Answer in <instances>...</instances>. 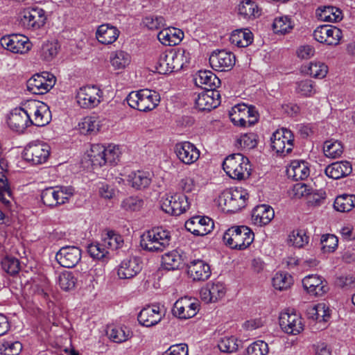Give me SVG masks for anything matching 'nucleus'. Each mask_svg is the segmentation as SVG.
<instances>
[{
  "instance_id": "1",
  "label": "nucleus",
  "mask_w": 355,
  "mask_h": 355,
  "mask_svg": "<svg viewBox=\"0 0 355 355\" xmlns=\"http://www.w3.org/2000/svg\"><path fill=\"white\" fill-rule=\"evenodd\" d=\"M190 59L189 52L183 49L164 51L159 55L155 69L161 74L178 71L189 63Z\"/></svg>"
},
{
  "instance_id": "2",
  "label": "nucleus",
  "mask_w": 355,
  "mask_h": 355,
  "mask_svg": "<svg viewBox=\"0 0 355 355\" xmlns=\"http://www.w3.org/2000/svg\"><path fill=\"white\" fill-rule=\"evenodd\" d=\"M171 240V236L169 231L162 227H156L143 234L140 245L144 250L159 252L168 247Z\"/></svg>"
},
{
  "instance_id": "3",
  "label": "nucleus",
  "mask_w": 355,
  "mask_h": 355,
  "mask_svg": "<svg viewBox=\"0 0 355 355\" xmlns=\"http://www.w3.org/2000/svg\"><path fill=\"white\" fill-rule=\"evenodd\" d=\"M223 168L230 178L237 180L248 178L252 171L248 158L241 153L227 156L223 162Z\"/></svg>"
},
{
  "instance_id": "4",
  "label": "nucleus",
  "mask_w": 355,
  "mask_h": 355,
  "mask_svg": "<svg viewBox=\"0 0 355 355\" xmlns=\"http://www.w3.org/2000/svg\"><path fill=\"white\" fill-rule=\"evenodd\" d=\"M254 233L247 226H233L223 235V241L231 249L244 250L254 241Z\"/></svg>"
},
{
  "instance_id": "5",
  "label": "nucleus",
  "mask_w": 355,
  "mask_h": 355,
  "mask_svg": "<svg viewBox=\"0 0 355 355\" xmlns=\"http://www.w3.org/2000/svg\"><path fill=\"white\" fill-rule=\"evenodd\" d=\"M127 103L133 109L148 112L155 109L159 102L158 94L153 90L144 89L131 92L126 97Z\"/></svg>"
},
{
  "instance_id": "6",
  "label": "nucleus",
  "mask_w": 355,
  "mask_h": 355,
  "mask_svg": "<svg viewBox=\"0 0 355 355\" xmlns=\"http://www.w3.org/2000/svg\"><path fill=\"white\" fill-rule=\"evenodd\" d=\"M161 209L173 216H180L186 212L190 207L189 198L183 193H166L160 201Z\"/></svg>"
},
{
  "instance_id": "7",
  "label": "nucleus",
  "mask_w": 355,
  "mask_h": 355,
  "mask_svg": "<svg viewBox=\"0 0 355 355\" xmlns=\"http://www.w3.org/2000/svg\"><path fill=\"white\" fill-rule=\"evenodd\" d=\"M270 141L272 149L281 156L290 153L294 147V135L290 130L284 128L277 130Z\"/></svg>"
},
{
  "instance_id": "8",
  "label": "nucleus",
  "mask_w": 355,
  "mask_h": 355,
  "mask_svg": "<svg viewBox=\"0 0 355 355\" xmlns=\"http://www.w3.org/2000/svg\"><path fill=\"white\" fill-rule=\"evenodd\" d=\"M20 24L26 29L35 31L43 26L46 21L45 12L37 7L26 8L19 14Z\"/></svg>"
},
{
  "instance_id": "9",
  "label": "nucleus",
  "mask_w": 355,
  "mask_h": 355,
  "mask_svg": "<svg viewBox=\"0 0 355 355\" xmlns=\"http://www.w3.org/2000/svg\"><path fill=\"white\" fill-rule=\"evenodd\" d=\"M103 92L95 85L80 87L76 94L78 104L85 109H92L99 105L102 100Z\"/></svg>"
},
{
  "instance_id": "10",
  "label": "nucleus",
  "mask_w": 355,
  "mask_h": 355,
  "mask_svg": "<svg viewBox=\"0 0 355 355\" xmlns=\"http://www.w3.org/2000/svg\"><path fill=\"white\" fill-rule=\"evenodd\" d=\"M51 148L42 141L30 143L24 150V157L35 165L44 164L49 159Z\"/></svg>"
},
{
  "instance_id": "11",
  "label": "nucleus",
  "mask_w": 355,
  "mask_h": 355,
  "mask_svg": "<svg viewBox=\"0 0 355 355\" xmlns=\"http://www.w3.org/2000/svg\"><path fill=\"white\" fill-rule=\"evenodd\" d=\"M313 36L320 43L337 46L343 37V33L340 28L334 26L322 25L314 30Z\"/></svg>"
},
{
  "instance_id": "12",
  "label": "nucleus",
  "mask_w": 355,
  "mask_h": 355,
  "mask_svg": "<svg viewBox=\"0 0 355 355\" xmlns=\"http://www.w3.org/2000/svg\"><path fill=\"white\" fill-rule=\"evenodd\" d=\"M55 77L48 72L36 74L27 81V89L35 94H44L48 92L55 85Z\"/></svg>"
},
{
  "instance_id": "13",
  "label": "nucleus",
  "mask_w": 355,
  "mask_h": 355,
  "mask_svg": "<svg viewBox=\"0 0 355 355\" xmlns=\"http://www.w3.org/2000/svg\"><path fill=\"white\" fill-rule=\"evenodd\" d=\"M0 43L3 49L13 53L25 54L32 47L29 39L21 35L13 34L3 36L1 38Z\"/></svg>"
},
{
  "instance_id": "14",
  "label": "nucleus",
  "mask_w": 355,
  "mask_h": 355,
  "mask_svg": "<svg viewBox=\"0 0 355 355\" xmlns=\"http://www.w3.org/2000/svg\"><path fill=\"white\" fill-rule=\"evenodd\" d=\"M174 152L178 159L186 165L194 164L200 155V150L193 143L187 141L177 143Z\"/></svg>"
},
{
  "instance_id": "15",
  "label": "nucleus",
  "mask_w": 355,
  "mask_h": 355,
  "mask_svg": "<svg viewBox=\"0 0 355 355\" xmlns=\"http://www.w3.org/2000/svg\"><path fill=\"white\" fill-rule=\"evenodd\" d=\"M279 325L286 334L297 335L304 329L302 319L294 311L283 312L279 316Z\"/></svg>"
},
{
  "instance_id": "16",
  "label": "nucleus",
  "mask_w": 355,
  "mask_h": 355,
  "mask_svg": "<svg viewBox=\"0 0 355 355\" xmlns=\"http://www.w3.org/2000/svg\"><path fill=\"white\" fill-rule=\"evenodd\" d=\"M185 228L195 236H205L210 233L214 227L213 220L207 216H196L185 223Z\"/></svg>"
},
{
  "instance_id": "17",
  "label": "nucleus",
  "mask_w": 355,
  "mask_h": 355,
  "mask_svg": "<svg viewBox=\"0 0 355 355\" xmlns=\"http://www.w3.org/2000/svg\"><path fill=\"white\" fill-rule=\"evenodd\" d=\"M81 259V250L73 245H66L61 248L55 254L58 263L64 268L76 266Z\"/></svg>"
},
{
  "instance_id": "18",
  "label": "nucleus",
  "mask_w": 355,
  "mask_h": 355,
  "mask_svg": "<svg viewBox=\"0 0 355 355\" xmlns=\"http://www.w3.org/2000/svg\"><path fill=\"white\" fill-rule=\"evenodd\" d=\"M220 103V96L216 89H207L195 98L196 108L199 111H210Z\"/></svg>"
},
{
  "instance_id": "19",
  "label": "nucleus",
  "mask_w": 355,
  "mask_h": 355,
  "mask_svg": "<svg viewBox=\"0 0 355 355\" xmlns=\"http://www.w3.org/2000/svg\"><path fill=\"white\" fill-rule=\"evenodd\" d=\"M199 310V304L189 297H182L175 302L173 313L180 319H188L195 316Z\"/></svg>"
},
{
  "instance_id": "20",
  "label": "nucleus",
  "mask_w": 355,
  "mask_h": 355,
  "mask_svg": "<svg viewBox=\"0 0 355 355\" xmlns=\"http://www.w3.org/2000/svg\"><path fill=\"white\" fill-rule=\"evenodd\" d=\"M304 290L311 295L320 297L329 291L327 281L318 275H309L302 279Z\"/></svg>"
},
{
  "instance_id": "21",
  "label": "nucleus",
  "mask_w": 355,
  "mask_h": 355,
  "mask_svg": "<svg viewBox=\"0 0 355 355\" xmlns=\"http://www.w3.org/2000/svg\"><path fill=\"white\" fill-rule=\"evenodd\" d=\"M31 120L28 117L24 105L12 110L8 119V124L13 131L22 133L31 125Z\"/></svg>"
},
{
  "instance_id": "22",
  "label": "nucleus",
  "mask_w": 355,
  "mask_h": 355,
  "mask_svg": "<svg viewBox=\"0 0 355 355\" xmlns=\"http://www.w3.org/2000/svg\"><path fill=\"white\" fill-rule=\"evenodd\" d=\"M211 67L217 71L230 70L235 64L234 55L225 50L214 51L209 57Z\"/></svg>"
},
{
  "instance_id": "23",
  "label": "nucleus",
  "mask_w": 355,
  "mask_h": 355,
  "mask_svg": "<svg viewBox=\"0 0 355 355\" xmlns=\"http://www.w3.org/2000/svg\"><path fill=\"white\" fill-rule=\"evenodd\" d=\"M164 316L159 305L153 304L141 310L137 316L139 324L144 327H151L157 324Z\"/></svg>"
},
{
  "instance_id": "24",
  "label": "nucleus",
  "mask_w": 355,
  "mask_h": 355,
  "mask_svg": "<svg viewBox=\"0 0 355 355\" xmlns=\"http://www.w3.org/2000/svg\"><path fill=\"white\" fill-rule=\"evenodd\" d=\"M142 269L141 259L136 257L123 259L118 268V276L120 279H131L136 276Z\"/></svg>"
},
{
  "instance_id": "25",
  "label": "nucleus",
  "mask_w": 355,
  "mask_h": 355,
  "mask_svg": "<svg viewBox=\"0 0 355 355\" xmlns=\"http://www.w3.org/2000/svg\"><path fill=\"white\" fill-rule=\"evenodd\" d=\"M225 285L220 282L207 284L200 291V298L206 303L216 302L225 295Z\"/></svg>"
},
{
  "instance_id": "26",
  "label": "nucleus",
  "mask_w": 355,
  "mask_h": 355,
  "mask_svg": "<svg viewBox=\"0 0 355 355\" xmlns=\"http://www.w3.org/2000/svg\"><path fill=\"white\" fill-rule=\"evenodd\" d=\"M187 273L194 281H205L209 278L211 272L209 265L205 261L195 259L187 265Z\"/></svg>"
},
{
  "instance_id": "27",
  "label": "nucleus",
  "mask_w": 355,
  "mask_h": 355,
  "mask_svg": "<svg viewBox=\"0 0 355 355\" xmlns=\"http://www.w3.org/2000/svg\"><path fill=\"white\" fill-rule=\"evenodd\" d=\"M154 175L150 171L138 170L130 172L126 177V180L132 188L140 190L150 186Z\"/></svg>"
},
{
  "instance_id": "28",
  "label": "nucleus",
  "mask_w": 355,
  "mask_h": 355,
  "mask_svg": "<svg viewBox=\"0 0 355 355\" xmlns=\"http://www.w3.org/2000/svg\"><path fill=\"white\" fill-rule=\"evenodd\" d=\"M197 87L207 89H216L220 85V80L211 71H198L193 76Z\"/></svg>"
},
{
  "instance_id": "29",
  "label": "nucleus",
  "mask_w": 355,
  "mask_h": 355,
  "mask_svg": "<svg viewBox=\"0 0 355 355\" xmlns=\"http://www.w3.org/2000/svg\"><path fill=\"white\" fill-rule=\"evenodd\" d=\"M275 216L273 209L267 205H259L255 207L252 211V221L258 226L266 225Z\"/></svg>"
},
{
  "instance_id": "30",
  "label": "nucleus",
  "mask_w": 355,
  "mask_h": 355,
  "mask_svg": "<svg viewBox=\"0 0 355 355\" xmlns=\"http://www.w3.org/2000/svg\"><path fill=\"white\" fill-rule=\"evenodd\" d=\"M120 31L110 24L100 25L96 31V40L103 44H113L119 37Z\"/></svg>"
},
{
  "instance_id": "31",
  "label": "nucleus",
  "mask_w": 355,
  "mask_h": 355,
  "mask_svg": "<svg viewBox=\"0 0 355 355\" xmlns=\"http://www.w3.org/2000/svg\"><path fill=\"white\" fill-rule=\"evenodd\" d=\"M184 37V33L178 28H166L161 30L157 34L159 41L166 46L178 44Z\"/></svg>"
},
{
  "instance_id": "32",
  "label": "nucleus",
  "mask_w": 355,
  "mask_h": 355,
  "mask_svg": "<svg viewBox=\"0 0 355 355\" xmlns=\"http://www.w3.org/2000/svg\"><path fill=\"white\" fill-rule=\"evenodd\" d=\"M352 171L350 162L341 161L332 163L325 168L326 175L332 179H340L349 175Z\"/></svg>"
},
{
  "instance_id": "33",
  "label": "nucleus",
  "mask_w": 355,
  "mask_h": 355,
  "mask_svg": "<svg viewBox=\"0 0 355 355\" xmlns=\"http://www.w3.org/2000/svg\"><path fill=\"white\" fill-rule=\"evenodd\" d=\"M289 178L294 180H302L306 179L310 173L308 164L302 160H294L286 170Z\"/></svg>"
},
{
  "instance_id": "34",
  "label": "nucleus",
  "mask_w": 355,
  "mask_h": 355,
  "mask_svg": "<svg viewBox=\"0 0 355 355\" xmlns=\"http://www.w3.org/2000/svg\"><path fill=\"white\" fill-rule=\"evenodd\" d=\"M241 118V127L251 126L258 121V112L253 106H248L245 104H239Z\"/></svg>"
},
{
  "instance_id": "35",
  "label": "nucleus",
  "mask_w": 355,
  "mask_h": 355,
  "mask_svg": "<svg viewBox=\"0 0 355 355\" xmlns=\"http://www.w3.org/2000/svg\"><path fill=\"white\" fill-rule=\"evenodd\" d=\"M238 13L245 19H254L260 15V10L254 1L245 0L239 4Z\"/></svg>"
},
{
  "instance_id": "36",
  "label": "nucleus",
  "mask_w": 355,
  "mask_h": 355,
  "mask_svg": "<svg viewBox=\"0 0 355 355\" xmlns=\"http://www.w3.org/2000/svg\"><path fill=\"white\" fill-rule=\"evenodd\" d=\"M107 335L114 343H121L130 339L132 336V332L125 326H116L108 327Z\"/></svg>"
},
{
  "instance_id": "37",
  "label": "nucleus",
  "mask_w": 355,
  "mask_h": 355,
  "mask_svg": "<svg viewBox=\"0 0 355 355\" xmlns=\"http://www.w3.org/2000/svg\"><path fill=\"white\" fill-rule=\"evenodd\" d=\"M231 43L238 47H246L253 41V34L249 29L233 31L230 35Z\"/></svg>"
},
{
  "instance_id": "38",
  "label": "nucleus",
  "mask_w": 355,
  "mask_h": 355,
  "mask_svg": "<svg viewBox=\"0 0 355 355\" xmlns=\"http://www.w3.org/2000/svg\"><path fill=\"white\" fill-rule=\"evenodd\" d=\"M309 318L318 322H326L330 318L329 307L324 303H318L307 309Z\"/></svg>"
},
{
  "instance_id": "39",
  "label": "nucleus",
  "mask_w": 355,
  "mask_h": 355,
  "mask_svg": "<svg viewBox=\"0 0 355 355\" xmlns=\"http://www.w3.org/2000/svg\"><path fill=\"white\" fill-rule=\"evenodd\" d=\"M110 62L115 70L124 69L130 64L131 57L125 51H116L111 53Z\"/></svg>"
},
{
  "instance_id": "40",
  "label": "nucleus",
  "mask_w": 355,
  "mask_h": 355,
  "mask_svg": "<svg viewBox=\"0 0 355 355\" xmlns=\"http://www.w3.org/2000/svg\"><path fill=\"white\" fill-rule=\"evenodd\" d=\"M36 110L37 112L35 117H33L31 120V125L43 127L49 124L51 121V112L49 106L41 102V106H39V108Z\"/></svg>"
},
{
  "instance_id": "41",
  "label": "nucleus",
  "mask_w": 355,
  "mask_h": 355,
  "mask_svg": "<svg viewBox=\"0 0 355 355\" xmlns=\"http://www.w3.org/2000/svg\"><path fill=\"white\" fill-rule=\"evenodd\" d=\"M231 193L234 212L245 207L249 195L245 189L242 187L231 188Z\"/></svg>"
},
{
  "instance_id": "42",
  "label": "nucleus",
  "mask_w": 355,
  "mask_h": 355,
  "mask_svg": "<svg viewBox=\"0 0 355 355\" xmlns=\"http://www.w3.org/2000/svg\"><path fill=\"white\" fill-rule=\"evenodd\" d=\"M182 256L177 250H172L162 255V264L164 268L173 270L179 268L182 263Z\"/></svg>"
},
{
  "instance_id": "43",
  "label": "nucleus",
  "mask_w": 355,
  "mask_h": 355,
  "mask_svg": "<svg viewBox=\"0 0 355 355\" xmlns=\"http://www.w3.org/2000/svg\"><path fill=\"white\" fill-rule=\"evenodd\" d=\"M355 207V195L343 194L338 196L334 203V209L340 212H347Z\"/></svg>"
},
{
  "instance_id": "44",
  "label": "nucleus",
  "mask_w": 355,
  "mask_h": 355,
  "mask_svg": "<svg viewBox=\"0 0 355 355\" xmlns=\"http://www.w3.org/2000/svg\"><path fill=\"white\" fill-rule=\"evenodd\" d=\"M78 128L83 135L94 134L99 130V121L94 116H86L78 123Z\"/></svg>"
},
{
  "instance_id": "45",
  "label": "nucleus",
  "mask_w": 355,
  "mask_h": 355,
  "mask_svg": "<svg viewBox=\"0 0 355 355\" xmlns=\"http://www.w3.org/2000/svg\"><path fill=\"white\" fill-rule=\"evenodd\" d=\"M323 152L327 157L336 159L343 153V146L341 142L337 140L326 141L323 145Z\"/></svg>"
},
{
  "instance_id": "46",
  "label": "nucleus",
  "mask_w": 355,
  "mask_h": 355,
  "mask_svg": "<svg viewBox=\"0 0 355 355\" xmlns=\"http://www.w3.org/2000/svg\"><path fill=\"white\" fill-rule=\"evenodd\" d=\"M22 350V344L15 340L3 339L0 341L1 355H19Z\"/></svg>"
},
{
  "instance_id": "47",
  "label": "nucleus",
  "mask_w": 355,
  "mask_h": 355,
  "mask_svg": "<svg viewBox=\"0 0 355 355\" xmlns=\"http://www.w3.org/2000/svg\"><path fill=\"white\" fill-rule=\"evenodd\" d=\"M294 27V23L291 18L288 16L276 17L272 24V28L275 33L286 34L289 33Z\"/></svg>"
},
{
  "instance_id": "48",
  "label": "nucleus",
  "mask_w": 355,
  "mask_h": 355,
  "mask_svg": "<svg viewBox=\"0 0 355 355\" xmlns=\"http://www.w3.org/2000/svg\"><path fill=\"white\" fill-rule=\"evenodd\" d=\"M103 241L104 245L108 249L116 250L122 247L123 244V236L117 232L110 230L105 233L103 236Z\"/></svg>"
},
{
  "instance_id": "49",
  "label": "nucleus",
  "mask_w": 355,
  "mask_h": 355,
  "mask_svg": "<svg viewBox=\"0 0 355 355\" xmlns=\"http://www.w3.org/2000/svg\"><path fill=\"white\" fill-rule=\"evenodd\" d=\"M105 146L101 144H93L89 154V159L94 166H102L105 164Z\"/></svg>"
},
{
  "instance_id": "50",
  "label": "nucleus",
  "mask_w": 355,
  "mask_h": 355,
  "mask_svg": "<svg viewBox=\"0 0 355 355\" xmlns=\"http://www.w3.org/2000/svg\"><path fill=\"white\" fill-rule=\"evenodd\" d=\"M320 19L324 21L336 22L342 19V11L334 6H325L320 10Z\"/></svg>"
},
{
  "instance_id": "51",
  "label": "nucleus",
  "mask_w": 355,
  "mask_h": 355,
  "mask_svg": "<svg viewBox=\"0 0 355 355\" xmlns=\"http://www.w3.org/2000/svg\"><path fill=\"white\" fill-rule=\"evenodd\" d=\"M59 46L56 42H44L40 50V57L44 61H51L58 53Z\"/></svg>"
},
{
  "instance_id": "52",
  "label": "nucleus",
  "mask_w": 355,
  "mask_h": 355,
  "mask_svg": "<svg viewBox=\"0 0 355 355\" xmlns=\"http://www.w3.org/2000/svg\"><path fill=\"white\" fill-rule=\"evenodd\" d=\"M306 72L313 78L322 79L327 76L328 67L324 62L313 61L309 64Z\"/></svg>"
},
{
  "instance_id": "53",
  "label": "nucleus",
  "mask_w": 355,
  "mask_h": 355,
  "mask_svg": "<svg viewBox=\"0 0 355 355\" xmlns=\"http://www.w3.org/2000/svg\"><path fill=\"white\" fill-rule=\"evenodd\" d=\"M293 280L291 275L286 272H277L272 278V285L277 290L283 291L290 288Z\"/></svg>"
},
{
  "instance_id": "54",
  "label": "nucleus",
  "mask_w": 355,
  "mask_h": 355,
  "mask_svg": "<svg viewBox=\"0 0 355 355\" xmlns=\"http://www.w3.org/2000/svg\"><path fill=\"white\" fill-rule=\"evenodd\" d=\"M77 279L73 273L70 271H65L59 275L58 285L64 291L73 289L76 286Z\"/></svg>"
},
{
  "instance_id": "55",
  "label": "nucleus",
  "mask_w": 355,
  "mask_h": 355,
  "mask_svg": "<svg viewBox=\"0 0 355 355\" xmlns=\"http://www.w3.org/2000/svg\"><path fill=\"white\" fill-rule=\"evenodd\" d=\"M309 239L304 230H294L288 236V244L301 248L309 243Z\"/></svg>"
},
{
  "instance_id": "56",
  "label": "nucleus",
  "mask_w": 355,
  "mask_h": 355,
  "mask_svg": "<svg viewBox=\"0 0 355 355\" xmlns=\"http://www.w3.org/2000/svg\"><path fill=\"white\" fill-rule=\"evenodd\" d=\"M58 194V186L53 187H48L42 191L41 198L43 203L46 206L55 207L59 205Z\"/></svg>"
},
{
  "instance_id": "57",
  "label": "nucleus",
  "mask_w": 355,
  "mask_h": 355,
  "mask_svg": "<svg viewBox=\"0 0 355 355\" xmlns=\"http://www.w3.org/2000/svg\"><path fill=\"white\" fill-rule=\"evenodd\" d=\"M87 252L93 258L98 260L105 259L108 254V248L104 242L91 243L87 246Z\"/></svg>"
},
{
  "instance_id": "58",
  "label": "nucleus",
  "mask_w": 355,
  "mask_h": 355,
  "mask_svg": "<svg viewBox=\"0 0 355 355\" xmlns=\"http://www.w3.org/2000/svg\"><path fill=\"white\" fill-rule=\"evenodd\" d=\"M142 23L145 27L151 31L159 30L166 26L162 16L150 15L143 18Z\"/></svg>"
},
{
  "instance_id": "59",
  "label": "nucleus",
  "mask_w": 355,
  "mask_h": 355,
  "mask_svg": "<svg viewBox=\"0 0 355 355\" xmlns=\"http://www.w3.org/2000/svg\"><path fill=\"white\" fill-rule=\"evenodd\" d=\"M218 347L224 353H233L239 348L238 340L234 336L222 338L218 343Z\"/></svg>"
},
{
  "instance_id": "60",
  "label": "nucleus",
  "mask_w": 355,
  "mask_h": 355,
  "mask_svg": "<svg viewBox=\"0 0 355 355\" xmlns=\"http://www.w3.org/2000/svg\"><path fill=\"white\" fill-rule=\"evenodd\" d=\"M296 91L304 96H311L316 93L315 85L311 80H304L296 83Z\"/></svg>"
},
{
  "instance_id": "61",
  "label": "nucleus",
  "mask_w": 355,
  "mask_h": 355,
  "mask_svg": "<svg viewBox=\"0 0 355 355\" xmlns=\"http://www.w3.org/2000/svg\"><path fill=\"white\" fill-rule=\"evenodd\" d=\"M231 189L223 191L218 197V206L223 211L234 212Z\"/></svg>"
},
{
  "instance_id": "62",
  "label": "nucleus",
  "mask_w": 355,
  "mask_h": 355,
  "mask_svg": "<svg viewBox=\"0 0 355 355\" xmlns=\"http://www.w3.org/2000/svg\"><path fill=\"white\" fill-rule=\"evenodd\" d=\"M144 205V201L137 196H130L125 198L121 202V207L130 211H135L139 210Z\"/></svg>"
},
{
  "instance_id": "63",
  "label": "nucleus",
  "mask_w": 355,
  "mask_h": 355,
  "mask_svg": "<svg viewBox=\"0 0 355 355\" xmlns=\"http://www.w3.org/2000/svg\"><path fill=\"white\" fill-rule=\"evenodd\" d=\"M320 242L323 252H332L337 248L338 240L334 234H325L322 235Z\"/></svg>"
},
{
  "instance_id": "64",
  "label": "nucleus",
  "mask_w": 355,
  "mask_h": 355,
  "mask_svg": "<svg viewBox=\"0 0 355 355\" xmlns=\"http://www.w3.org/2000/svg\"><path fill=\"white\" fill-rule=\"evenodd\" d=\"M247 355H266L268 353V344L263 340H257L247 348Z\"/></svg>"
}]
</instances>
